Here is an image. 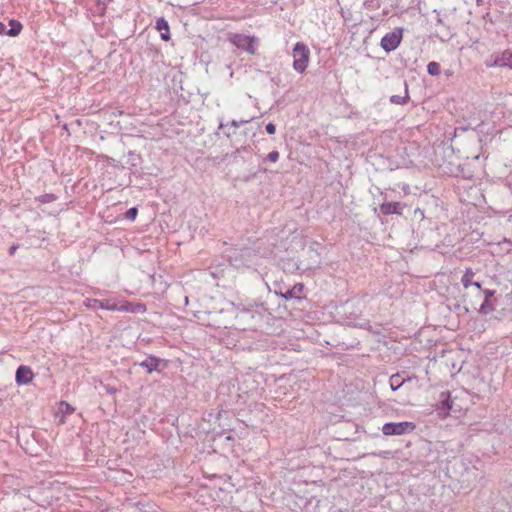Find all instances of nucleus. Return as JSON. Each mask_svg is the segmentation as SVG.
I'll return each mask as SVG.
<instances>
[{
	"instance_id": "obj_1",
	"label": "nucleus",
	"mask_w": 512,
	"mask_h": 512,
	"mask_svg": "<svg viewBox=\"0 0 512 512\" xmlns=\"http://www.w3.org/2000/svg\"><path fill=\"white\" fill-rule=\"evenodd\" d=\"M474 277L475 272L471 268H467L460 280L463 287L461 298L464 308L468 312L469 309L477 308V304L482 298V286L479 282L474 281Z\"/></svg>"
},
{
	"instance_id": "obj_2",
	"label": "nucleus",
	"mask_w": 512,
	"mask_h": 512,
	"mask_svg": "<svg viewBox=\"0 0 512 512\" xmlns=\"http://www.w3.org/2000/svg\"><path fill=\"white\" fill-rule=\"evenodd\" d=\"M293 69L298 73H304L310 62V50L306 44L298 42L293 51Z\"/></svg>"
},
{
	"instance_id": "obj_3",
	"label": "nucleus",
	"mask_w": 512,
	"mask_h": 512,
	"mask_svg": "<svg viewBox=\"0 0 512 512\" xmlns=\"http://www.w3.org/2000/svg\"><path fill=\"white\" fill-rule=\"evenodd\" d=\"M416 429V424L410 421L389 422L382 427V433L386 436H400L410 434Z\"/></svg>"
},
{
	"instance_id": "obj_4",
	"label": "nucleus",
	"mask_w": 512,
	"mask_h": 512,
	"mask_svg": "<svg viewBox=\"0 0 512 512\" xmlns=\"http://www.w3.org/2000/svg\"><path fill=\"white\" fill-rule=\"evenodd\" d=\"M228 40L235 47L244 49L251 55L256 54L255 43L257 39L254 36H247L240 33H230L228 35Z\"/></svg>"
},
{
	"instance_id": "obj_5",
	"label": "nucleus",
	"mask_w": 512,
	"mask_h": 512,
	"mask_svg": "<svg viewBox=\"0 0 512 512\" xmlns=\"http://www.w3.org/2000/svg\"><path fill=\"white\" fill-rule=\"evenodd\" d=\"M402 37L403 29L396 28L382 37L380 45L386 52H391L400 45Z\"/></svg>"
},
{
	"instance_id": "obj_6",
	"label": "nucleus",
	"mask_w": 512,
	"mask_h": 512,
	"mask_svg": "<svg viewBox=\"0 0 512 512\" xmlns=\"http://www.w3.org/2000/svg\"><path fill=\"white\" fill-rule=\"evenodd\" d=\"M117 311L143 314L147 311V308L146 305L141 302L133 303L130 301H122L118 303Z\"/></svg>"
},
{
	"instance_id": "obj_7",
	"label": "nucleus",
	"mask_w": 512,
	"mask_h": 512,
	"mask_svg": "<svg viewBox=\"0 0 512 512\" xmlns=\"http://www.w3.org/2000/svg\"><path fill=\"white\" fill-rule=\"evenodd\" d=\"M34 374L29 366L21 365L17 368L15 380L19 385H25L33 380Z\"/></svg>"
},
{
	"instance_id": "obj_8",
	"label": "nucleus",
	"mask_w": 512,
	"mask_h": 512,
	"mask_svg": "<svg viewBox=\"0 0 512 512\" xmlns=\"http://www.w3.org/2000/svg\"><path fill=\"white\" fill-rule=\"evenodd\" d=\"M282 297L286 300L304 298V285L302 283L295 284L291 289L282 294Z\"/></svg>"
},
{
	"instance_id": "obj_9",
	"label": "nucleus",
	"mask_w": 512,
	"mask_h": 512,
	"mask_svg": "<svg viewBox=\"0 0 512 512\" xmlns=\"http://www.w3.org/2000/svg\"><path fill=\"white\" fill-rule=\"evenodd\" d=\"M380 211L384 215L402 214V207L399 202H385L380 205Z\"/></svg>"
},
{
	"instance_id": "obj_10",
	"label": "nucleus",
	"mask_w": 512,
	"mask_h": 512,
	"mask_svg": "<svg viewBox=\"0 0 512 512\" xmlns=\"http://www.w3.org/2000/svg\"><path fill=\"white\" fill-rule=\"evenodd\" d=\"M155 28L160 32L162 40H170V27L168 22L164 18L157 19Z\"/></svg>"
},
{
	"instance_id": "obj_11",
	"label": "nucleus",
	"mask_w": 512,
	"mask_h": 512,
	"mask_svg": "<svg viewBox=\"0 0 512 512\" xmlns=\"http://www.w3.org/2000/svg\"><path fill=\"white\" fill-rule=\"evenodd\" d=\"M494 309L492 303H491V299H488V298H484V300L482 301V299L478 302L477 304V308L475 309H469V311H478L480 312L481 314H484V315H487L489 314L490 312H492Z\"/></svg>"
},
{
	"instance_id": "obj_12",
	"label": "nucleus",
	"mask_w": 512,
	"mask_h": 512,
	"mask_svg": "<svg viewBox=\"0 0 512 512\" xmlns=\"http://www.w3.org/2000/svg\"><path fill=\"white\" fill-rule=\"evenodd\" d=\"M495 65L512 69V51H504L496 60Z\"/></svg>"
},
{
	"instance_id": "obj_13",
	"label": "nucleus",
	"mask_w": 512,
	"mask_h": 512,
	"mask_svg": "<svg viewBox=\"0 0 512 512\" xmlns=\"http://www.w3.org/2000/svg\"><path fill=\"white\" fill-rule=\"evenodd\" d=\"M9 25L11 27L7 31V35H9V36H12V37L18 36L20 34V32L22 31L23 26L18 20H15V19L10 20Z\"/></svg>"
},
{
	"instance_id": "obj_14",
	"label": "nucleus",
	"mask_w": 512,
	"mask_h": 512,
	"mask_svg": "<svg viewBox=\"0 0 512 512\" xmlns=\"http://www.w3.org/2000/svg\"><path fill=\"white\" fill-rule=\"evenodd\" d=\"M159 363V359L155 357H151L145 361H143L140 365L147 369L149 373L157 369Z\"/></svg>"
},
{
	"instance_id": "obj_15",
	"label": "nucleus",
	"mask_w": 512,
	"mask_h": 512,
	"mask_svg": "<svg viewBox=\"0 0 512 512\" xmlns=\"http://www.w3.org/2000/svg\"><path fill=\"white\" fill-rule=\"evenodd\" d=\"M84 306L90 309H102L103 300L95 298H86L83 302Z\"/></svg>"
},
{
	"instance_id": "obj_16",
	"label": "nucleus",
	"mask_w": 512,
	"mask_h": 512,
	"mask_svg": "<svg viewBox=\"0 0 512 512\" xmlns=\"http://www.w3.org/2000/svg\"><path fill=\"white\" fill-rule=\"evenodd\" d=\"M427 72L432 76H438L440 74L439 63L432 61L427 65Z\"/></svg>"
},
{
	"instance_id": "obj_17",
	"label": "nucleus",
	"mask_w": 512,
	"mask_h": 512,
	"mask_svg": "<svg viewBox=\"0 0 512 512\" xmlns=\"http://www.w3.org/2000/svg\"><path fill=\"white\" fill-rule=\"evenodd\" d=\"M102 309L108 310V311H117L118 303L112 302L111 300H103Z\"/></svg>"
},
{
	"instance_id": "obj_18",
	"label": "nucleus",
	"mask_w": 512,
	"mask_h": 512,
	"mask_svg": "<svg viewBox=\"0 0 512 512\" xmlns=\"http://www.w3.org/2000/svg\"><path fill=\"white\" fill-rule=\"evenodd\" d=\"M442 408L444 409V415L446 416L452 408L449 394H446L445 399L442 402Z\"/></svg>"
},
{
	"instance_id": "obj_19",
	"label": "nucleus",
	"mask_w": 512,
	"mask_h": 512,
	"mask_svg": "<svg viewBox=\"0 0 512 512\" xmlns=\"http://www.w3.org/2000/svg\"><path fill=\"white\" fill-rule=\"evenodd\" d=\"M137 214H138V209L136 207L130 208L126 212V218H128V219L133 221V220L136 219Z\"/></svg>"
},
{
	"instance_id": "obj_20",
	"label": "nucleus",
	"mask_w": 512,
	"mask_h": 512,
	"mask_svg": "<svg viewBox=\"0 0 512 512\" xmlns=\"http://www.w3.org/2000/svg\"><path fill=\"white\" fill-rule=\"evenodd\" d=\"M267 158L271 162H276L279 159V153L277 151H272L268 154Z\"/></svg>"
},
{
	"instance_id": "obj_21",
	"label": "nucleus",
	"mask_w": 512,
	"mask_h": 512,
	"mask_svg": "<svg viewBox=\"0 0 512 512\" xmlns=\"http://www.w3.org/2000/svg\"><path fill=\"white\" fill-rule=\"evenodd\" d=\"M60 405L65 407V413L72 414L74 412V408L69 403L62 401Z\"/></svg>"
},
{
	"instance_id": "obj_22",
	"label": "nucleus",
	"mask_w": 512,
	"mask_h": 512,
	"mask_svg": "<svg viewBox=\"0 0 512 512\" xmlns=\"http://www.w3.org/2000/svg\"><path fill=\"white\" fill-rule=\"evenodd\" d=\"M266 131H267V133H269V134H271V135H272V134H275V132H276V126H275L273 123H268V124L266 125Z\"/></svg>"
},
{
	"instance_id": "obj_23",
	"label": "nucleus",
	"mask_w": 512,
	"mask_h": 512,
	"mask_svg": "<svg viewBox=\"0 0 512 512\" xmlns=\"http://www.w3.org/2000/svg\"><path fill=\"white\" fill-rule=\"evenodd\" d=\"M482 294L485 295V298L491 299L494 296L495 291L486 289V290H482Z\"/></svg>"
},
{
	"instance_id": "obj_24",
	"label": "nucleus",
	"mask_w": 512,
	"mask_h": 512,
	"mask_svg": "<svg viewBox=\"0 0 512 512\" xmlns=\"http://www.w3.org/2000/svg\"><path fill=\"white\" fill-rule=\"evenodd\" d=\"M397 377H398L397 375H393V376L391 377V379H390V381H391V382H390V386H391L392 390H396V389L400 386V385H397V386H395V385H394V380H395V378H397Z\"/></svg>"
},
{
	"instance_id": "obj_25",
	"label": "nucleus",
	"mask_w": 512,
	"mask_h": 512,
	"mask_svg": "<svg viewBox=\"0 0 512 512\" xmlns=\"http://www.w3.org/2000/svg\"><path fill=\"white\" fill-rule=\"evenodd\" d=\"M7 31L8 30H6V25L4 23L0 22V35H4V34L7 35Z\"/></svg>"
},
{
	"instance_id": "obj_26",
	"label": "nucleus",
	"mask_w": 512,
	"mask_h": 512,
	"mask_svg": "<svg viewBox=\"0 0 512 512\" xmlns=\"http://www.w3.org/2000/svg\"><path fill=\"white\" fill-rule=\"evenodd\" d=\"M15 250H16V247H15V246L11 247V249H10V254H11V255H12V254H14Z\"/></svg>"
},
{
	"instance_id": "obj_27",
	"label": "nucleus",
	"mask_w": 512,
	"mask_h": 512,
	"mask_svg": "<svg viewBox=\"0 0 512 512\" xmlns=\"http://www.w3.org/2000/svg\"><path fill=\"white\" fill-rule=\"evenodd\" d=\"M394 99H395V97H392V98H391V101L396 102Z\"/></svg>"
}]
</instances>
